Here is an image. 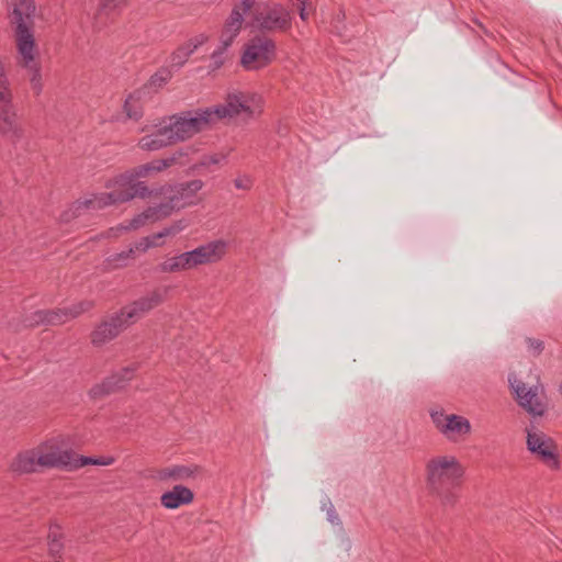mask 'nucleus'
Wrapping results in <instances>:
<instances>
[{
    "label": "nucleus",
    "mask_w": 562,
    "mask_h": 562,
    "mask_svg": "<svg viewBox=\"0 0 562 562\" xmlns=\"http://www.w3.org/2000/svg\"><path fill=\"white\" fill-rule=\"evenodd\" d=\"M262 112L261 98L243 92L228 93L224 104L196 110L183 111L169 117L168 127L176 143L183 142L193 135L216 124L223 119L245 113L255 117Z\"/></svg>",
    "instance_id": "1"
},
{
    "label": "nucleus",
    "mask_w": 562,
    "mask_h": 562,
    "mask_svg": "<svg viewBox=\"0 0 562 562\" xmlns=\"http://www.w3.org/2000/svg\"><path fill=\"white\" fill-rule=\"evenodd\" d=\"M463 474L464 469L456 457H434L426 463L427 488L431 495L441 501L442 505L452 506L457 501L454 491Z\"/></svg>",
    "instance_id": "2"
},
{
    "label": "nucleus",
    "mask_w": 562,
    "mask_h": 562,
    "mask_svg": "<svg viewBox=\"0 0 562 562\" xmlns=\"http://www.w3.org/2000/svg\"><path fill=\"white\" fill-rule=\"evenodd\" d=\"M135 168L127 175L121 177L123 187L111 192L94 194L90 199L77 200L71 207L66 211L61 218L69 221L80 215L82 210H101L105 206L124 203L136 196L145 199L151 194V191L143 181H136L139 177H134Z\"/></svg>",
    "instance_id": "3"
},
{
    "label": "nucleus",
    "mask_w": 562,
    "mask_h": 562,
    "mask_svg": "<svg viewBox=\"0 0 562 562\" xmlns=\"http://www.w3.org/2000/svg\"><path fill=\"white\" fill-rule=\"evenodd\" d=\"M9 16L15 26V40L19 54L25 66L34 59V36L32 33L35 15L34 0H11Z\"/></svg>",
    "instance_id": "4"
},
{
    "label": "nucleus",
    "mask_w": 562,
    "mask_h": 562,
    "mask_svg": "<svg viewBox=\"0 0 562 562\" xmlns=\"http://www.w3.org/2000/svg\"><path fill=\"white\" fill-rule=\"evenodd\" d=\"M226 244L223 240H214L201 245L191 251L171 257L160 265L162 272H179L190 270L201 265L212 263L222 258Z\"/></svg>",
    "instance_id": "5"
},
{
    "label": "nucleus",
    "mask_w": 562,
    "mask_h": 562,
    "mask_svg": "<svg viewBox=\"0 0 562 562\" xmlns=\"http://www.w3.org/2000/svg\"><path fill=\"white\" fill-rule=\"evenodd\" d=\"M93 307L92 301H81L70 307L55 308V310H38L31 315L26 316L22 323H9V326L14 331H20L22 328L35 327L40 325H60L67 319L75 318Z\"/></svg>",
    "instance_id": "6"
},
{
    "label": "nucleus",
    "mask_w": 562,
    "mask_h": 562,
    "mask_svg": "<svg viewBox=\"0 0 562 562\" xmlns=\"http://www.w3.org/2000/svg\"><path fill=\"white\" fill-rule=\"evenodd\" d=\"M68 453H58L50 451L43 453L40 448L31 449L20 452L11 462L10 469L12 472L21 475L29 474L37 471V468H59L60 463H66Z\"/></svg>",
    "instance_id": "7"
},
{
    "label": "nucleus",
    "mask_w": 562,
    "mask_h": 562,
    "mask_svg": "<svg viewBox=\"0 0 562 562\" xmlns=\"http://www.w3.org/2000/svg\"><path fill=\"white\" fill-rule=\"evenodd\" d=\"M508 381L519 406L532 416L541 417L544 415L547 405L540 397V393L543 392L542 385L537 384L528 387L525 382L514 374L508 376Z\"/></svg>",
    "instance_id": "8"
},
{
    "label": "nucleus",
    "mask_w": 562,
    "mask_h": 562,
    "mask_svg": "<svg viewBox=\"0 0 562 562\" xmlns=\"http://www.w3.org/2000/svg\"><path fill=\"white\" fill-rule=\"evenodd\" d=\"M274 58V41L267 36H255L245 45L240 61L245 67L251 64H256L258 67H266Z\"/></svg>",
    "instance_id": "9"
},
{
    "label": "nucleus",
    "mask_w": 562,
    "mask_h": 562,
    "mask_svg": "<svg viewBox=\"0 0 562 562\" xmlns=\"http://www.w3.org/2000/svg\"><path fill=\"white\" fill-rule=\"evenodd\" d=\"M527 449L552 470L560 468L554 440L542 431L527 430Z\"/></svg>",
    "instance_id": "10"
},
{
    "label": "nucleus",
    "mask_w": 562,
    "mask_h": 562,
    "mask_svg": "<svg viewBox=\"0 0 562 562\" xmlns=\"http://www.w3.org/2000/svg\"><path fill=\"white\" fill-rule=\"evenodd\" d=\"M138 364H131L113 372L111 375L102 380L101 383L94 384L89 395L92 400H100L113 393L124 390L133 380Z\"/></svg>",
    "instance_id": "11"
},
{
    "label": "nucleus",
    "mask_w": 562,
    "mask_h": 562,
    "mask_svg": "<svg viewBox=\"0 0 562 562\" xmlns=\"http://www.w3.org/2000/svg\"><path fill=\"white\" fill-rule=\"evenodd\" d=\"M255 22L260 31L285 32L291 27V14L283 5L274 3L257 11Z\"/></svg>",
    "instance_id": "12"
},
{
    "label": "nucleus",
    "mask_w": 562,
    "mask_h": 562,
    "mask_svg": "<svg viewBox=\"0 0 562 562\" xmlns=\"http://www.w3.org/2000/svg\"><path fill=\"white\" fill-rule=\"evenodd\" d=\"M7 72H0V133L2 135L15 136L16 113L12 104V94L8 89Z\"/></svg>",
    "instance_id": "13"
},
{
    "label": "nucleus",
    "mask_w": 562,
    "mask_h": 562,
    "mask_svg": "<svg viewBox=\"0 0 562 562\" xmlns=\"http://www.w3.org/2000/svg\"><path fill=\"white\" fill-rule=\"evenodd\" d=\"M164 301L161 290L156 289L145 296H142L132 303L121 308L122 315L125 316V322L130 325L135 324L146 313L150 312L156 306L160 305Z\"/></svg>",
    "instance_id": "14"
},
{
    "label": "nucleus",
    "mask_w": 562,
    "mask_h": 562,
    "mask_svg": "<svg viewBox=\"0 0 562 562\" xmlns=\"http://www.w3.org/2000/svg\"><path fill=\"white\" fill-rule=\"evenodd\" d=\"M124 318L121 310L105 317L92 331L91 342L94 346H102L117 337L121 331L131 326Z\"/></svg>",
    "instance_id": "15"
},
{
    "label": "nucleus",
    "mask_w": 562,
    "mask_h": 562,
    "mask_svg": "<svg viewBox=\"0 0 562 562\" xmlns=\"http://www.w3.org/2000/svg\"><path fill=\"white\" fill-rule=\"evenodd\" d=\"M193 153L192 147L180 148L172 155L162 159H155L147 164L135 167L134 177H147L151 172H160L173 165H183L182 158L188 157Z\"/></svg>",
    "instance_id": "16"
},
{
    "label": "nucleus",
    "mask_w": 562,
    "mask_h": 562,
    "mask_svg": "<svg viewBox=\"0 0 562 562\" xmlns=\"http://www.w3.org/2000/svg\"><path fill=\"white\" fill-rule=\"evenodd\" d=\"M204 186L202 180L195 179L188 182L170 186L164 194H169L175 199L179 209L183 207L188 200L192 199Z\"/></svg>",
    "instance_id": "17"
},
{
    "label": "nucleus",
    "mask_w": 562,
    "mask_h": 562,
    "mask_svg": "<svg viewBox=\"0 0 562 562\" xmlns=\"http://www.w3.org/2000/svg\"><path fill=\"white\" fill-rule=\"evenodd\" d=\"M172 144H176V142L167 124L156 132L143 136L138 142L139 147L144 150H159Z\"/></svg>",
    "instance_id": "18"
},
{
    "label": "nucleus",
    "mask_w": 562,
    "mask_h": 562,
    "mask_svg": "<svg viewBox=\"0 0 562 562\" xmlns=\"http://www.w3.org/2000/svg\"><path fill=\"white\" fill-rule=\"evenodd\" d=\"M207 41V36L199 34L190 38L184 45L178 47L169 57L168 67H182L188 58L193 54L201 45Z\"/></svg>",
    "instance_id": "19"
},
{
    "label": "nucleus",
    "mask_w": 562,
    "mask_h": 562,
    "mask_svg": "<svg viewBox=\"0 0 562 562\" xmlns=\"http://www.w3.org/2000/svg\"><path fill=\"white\" fill-rule=\"evenodd\" d=\"M194 499L193 492L183 485H175L172 490L160 496V503L165 508L176 509L182 505L190 504Z\"/></svg>",
    "instance_id": "20"
},
{
    "label": "nucleus",
    "mask_w": 562,
    "mask_h": 562,
    "mask_svg": "<svg viewBox=\"0 0 562 562\" xmlns=\"http://www.w3.org/2000/svg\"><path fill=\"white\" fill-rule=\"evenodd\" d=\"M200 471L199 465H172L159 469L156 472V477L160 481H184L194 477Z\"/></svg>",
    "instance_id": "21"
},
{
    "label": "nucleus",
    "mask_w": 562,
    "mask_h": 562,
    "mask_svg": "<svg viewBox=\"0 0 562 562\" xmlns=\"http://www.w3.org/2000/svg\"><path fill=\"white\" fill-rule=\"evenodd\" d=\"M243 22V13L238 8H234L221 34L222 49H226L233 43L241 29Z\"/></svg>",
    "instance_id": "22"
},
{
    "label": "nucleus",
    "mask_w": 562,
    "mask_h": 562,
    "mask_svg": "<svg viewBox=\"0 0 562 562\" xmlns=\"http://www.w3.org/2000/svg\"><path fill=\"white\" fill-rule=\"evenodd\" d=\"M471 432V424L463 416L450 414L448 422L445 424L442 435L449 440H456L458 437Z\"/></svg>",
    "instance_id": "23"
},
{
    "label": "nucleus",
    "mask_w": 562,
    "mask_h": 562,
    "mask_svg": "<svg viewBox=\"0 0 562 562\" xmlns=\"http://www.w3.org/2000/svg\"><path fill=\"white\" fill-rule=\"evenodd\" d=\"M58 453H68L69 459L66 460V463H60L59 468H66L68 470L79 469L85 465L94 464V465H110L113 463V458H92L78 456L71 450L58 451Z\"/></svg>",
    "instance_id": "24"
},
{
    "label": "nucleus",
    "mask_w": 562,
    "mask_h": 562,
    "mask_svg": "<svg viewBox=\"0 0 562 562\" xmlns=\"http://www.w3.org/2000/svg\"><path fill=\"white\" fill-rule=\"evenodd\" d=\"M166 195V201L156 206H149L147 213L149 214L150 222H156L168 217L176 209L179 210V206L175 202L171 195L168 193Z\"/></svg>",
    "instance_id": "25"
},
{
    "label": "nucleus",
    "mask_w": 562,
    "mask_h": 562,
    "mask_svg": "<svg viewBox=\"0 0 562 562\" xmlns=\"http://www.w3.org/2000/svg\"><path fill=\"white\" fill-rule=\"evenodd\" d=\"M184 227H186V225L183 224V222L179 221V222H176L175 224H172L171 226L165 227L162 231H160L149 237H146L145 238V240L147 241L146 248L159 246L160 245L159 239H161L164 237H168V236H175L179 232H181Z\"/></svg>",
    "instance_id": "26"
},
{
    "label": "nucleus",
    "mask_w": 562,
    "mask_h": 562,
    "mask_svg": "<svg viewBox=\"0 0 562 562\" xmlns=\"http://www.w3.org/2000/svg\"><path fill=\"white\" fill-rule=\"evenodd\" d=\"M124 3L125 0H101L95 14L97 23H101L103 16H110L117 9L122 8Z\"/></svg>",
    "instance_id": "27"
},
{
    "label": "nucleus",
    "mask_w": 562,
    "mask_h": 562,
    "mask_svg": "<svg viewBox=\"0 0 562 562\" xmlns=\"http://www.w3.org/2000/svg\"><path fill=\"white\" fill-rule=\"evenodd\" d=\"M124 111L128 119L134 121L139 120L143 116L142 106L139 104V98L135 94H131L124 103Z\"/></svg>",
    "instance_id": "28"
},
{
    "label": "nucleus",
    "mask_w": 562,
    "mask_h": 562,
    "mask_svg": "<svg viewBox=\"0 0 562 562\" xmlns=\"http://www.w3.org/2000/svg\"><path fill=\"white\" fill-rule=\"evenodd\" d=\"M430 417H431V420L435 424L436 428L438 429V431L442 432L443 426L449 419V415L445 414V412L442 409H440V411H431Z\"/></svg>",
    "instance_id": "29"
},
{
    "label": "nucleus",
    "mask_w": 562,
    "mask_h": 562,
    "mask_svg": "<svg viewBox=\"0 0 562 562\" xmlns=\"http://www.w3.org/2000/svg\"><path fill=\"white\" fill-rule=\"evenodd\" d=\"M148 221L150 222L149 214L147 213V210H145L143 213H140V214L136 215L134 218H132L126 228L137 229L140 226L145 225Z\"/></svg>",
    "instance_id": "30"
},
{
    "label": "nucleus",
    "mask_w": 562,
    "mask_h": 562,
    "mask_svg": "<svg viewBox=\"0 0 562 562\" xmlns=\"http://www.w3.org/2000/svg\"><path fill=\"white\" fill-rule=\"evenodd\" d=\"M526 344L533 356H539L544 349V344L540 339L527 337Z\"/></svg>",
    "instance_id": "31"
},
{
    "label": "nucleus",
    "mask_w": 562,
    "mask_h": 562,
    "mask_svg": "<svg viewBox=\"0 0 562 562\" xmlns=\"http://www.w3.org/2000/svg\"><path fill=\"white\" fill-rule=\"evenodd\" d=\"M225 158L224 155H212V156H203L201 158V160L199 161V166L200 168H207L210 167L211 165H216L218 164L221 160H223Z\"/></svg>",
    "instance_id": "32"
},
{
    "label": "nucleus",
    "mask_w": 562,
    "mask_h": 562,
    "mask_svg": "<svg viewBox=\"0 0 562 562\" xmlns=\"http://www.w3.org/2000/svg\"><path fill=\"white\" fill-rule=\"evenodd\" d=\"M63 543L60 540H50L48 542V553L52 558H61Z\"/></svg>",
    "instance_id": "33"
},
{
    "label": "nucleus",
    "mask_w": 562,
    "mask_h": 562,
    "mask_svg": "<svg viewBox=\"0 0 562 562\" xmlns=\"http://www.w3.org/2000/svg\"><path fill=\"white\" fill-rule=\"evenodd\" d=\"M166 76H159L158 72H155L149 80L150 86L161 87L170 79L171 72H165Z\"/></svg>",
    "instance_id": "34"
},
{
    "label": "nucleus",
    "mask_w": 562,
    "mask_h": 562,
    "mask_svg": "<svg viewBox=\"0 0 562 562\" xmlns=\"http://www.w3.org/2000/svg\"><path fill=\"white\" fill-rule=\"evenodd\" d=\"M324 506H326V504ZM326 512H327V519L331 524H334V525L340 524L339 516L336 513V509H335L334 505L330 502H328V504H327Z\"/></svg>",
    "instance_id": "35"
},
{
    "label": "nucleus",
    "mask_w": 562,
    "mask_h": 562,
    "mask_svg": "<svg viewBox=\"0 0 562 562\" xmlns=\"http://www.w3.org/2000/svg\"><path fill=\"white\" fill-rule=\"evenodd\" d=\"M41 80H42L41 72H34L33 77L31 78V83L36 93H40V91L42 89Z\"/></svg>",
    "instance_id": "36"
},
{
    "label": "nucleus",
    "mask_w": 562,
    "mask_h": 562,
    "mask_svg": "<svg viewBox=\"0 0 562 562\" xmlns=\"http://www.w3.org/2000/svg\"><path fill=\"white\" fill-rule=\"evenodd\" d=\"M133 252H134V251H133V249H130L128 251H123V252H121V254L115 255V256L111 259V261H113V262H117V266H123V263H121V261H123V260H125V259L130 258V257H131V255H132Z\"/></svg>",
    "instance_id": "37"
},
{
    "label": "nucleus",
    "mask_w": 562,
    "mask_h": 562,
    "mask_svg": "<svg viewBox=\"0 0 562 562\" xmlns=\"http://www.w3.org/2000/svg\"><path fill=\"white\" fill-rule=\"evenodd\" d=\"M212 61L215 68L223 66V52L214 50L212 53Z\"/></svg>",
    "instance_id": "38"
},
{
    "label": "nucleus",
    "mask_w": 562,
    "mask_h": 562,
    "mask_svg": "<svg viewBox=\"0 0 562 562\" xmlns=\"http://www.w3.org/2000/svg\"><path fill=\"white\" fill-rule=\"evenodd\" d=\"M234 184L237 189L247 190L250 188V181L247 178L246 179L237 178L234 180Z\"/></svg>",
    "instance_id": "39"
},
{
    "label": "nucleus",
    "mask_w": 562,
    "mask_h": 562,
    "mask_svg": "<svg viewBox=\"0 0 562 562\" xmlns=\"http://www.w3.org/2000/svg\"><path fill=\"white\" fill-rule=\"evenodd\" d=\"M60 536L61 535L59 532V527L58 526L50 527V530H49V533H48V542L50 540H59Z\"/></svg>",
    "instance_id": "40"
},
{
    "label": "nucleus",
    "mask_w": 562,
    "mask_h": 562,
    "mask_svg": "<svg viewBox=\"0 0 562 562\" xmlns=\"http://www.w3.org/2000/svg\"><path fill=\"white\" fill-rule=\"evenodd\" d=\"M345 19V14L342 12L338 13L334 20V27L340 34L341 29L339 27V23Z\"/></svg>",
    "instance_id": "41"
},
{
    "label": "nucleus",
    "mask_w": 562,
    "mask_h": 562,
    "mask_svg": "<svg viewBox=\"0 0 562 562\" xmlns=\"http://www.w3.org/2000/svg\"><path fill=\"white\" fill-rule=\"evenodd\" d=\"M244 13H247L254 5L255 0H240Z\"/></svg>",
    "instance_id": "42"
},
{
    "label": "nucleus",
    "mask_w": 562,
    "mask_h": 562,
    "mask_svg": "<svg viewBox=\"0 0 562 562\" xmlns=\"http://www.w3.org/2000/svg\"><path fill=\"white\" fill-rule=\"evenodd\" d=\"M202 168H200L199 166V162L192 165L189 170H188V173L189 175H194V173H198Z\"/></svg>",
    "instance_id": "43"
},
{
    "label": "nucleus",
    "mask_w": 562,
    "mask_h": 562,
    "mask_svg": "<svg viewBox=\"0 0 562 562\" xmlns=\"http://www.w3.org/2000/svg\"><path fill=\"white\" fill-rule=\"evenodd\" d=\"M300 18H301L302 20H305V19H306V12H305L304 8H301V10H300Z\"/></svg>",
    "instance_id": "44"
},
{
    "label": "nucleus",
    "mask_w": 562,
    "mask_h": 562,
    "mask_svg": "<svg viewBox=\"0 0 562 562\" xmlns=\"http://www.w3.org/2000/svg\"><path fill=\"white\" fill-rule=\"evenodd\" d=\"M475 23L482 29L484 30V32L486 33V30L484 29V26L482 25V23H480L479 21H475Z\"/></svg>",
    "instance_id": "45"
},
{
    "label": "nucleus",
    "mask_w": 562,
    "mask_h": 562,
    "mask_svg": "<svg viewBox=\"0 0 562 562\" xmlns=\"http://www.w3.org/2000/svg\"><path fill=\"white\" fill-rule=\"evenodd\" d=\"M53 559H54V561H53V562H61V561H60V558H53Z\"/></svg>",
    "instance_id": "46"
},
{
    "label": "nucleus",
    "mask_w": 562,
    "mask_h": 562,
    "mask_svg": "<svg viewBox=\"0 0 562 562\" xmlns=\"http://www.w3.org/2000/svg\"><path fill=\"white\" fill-rule=\"evenodd\" d=\"M560 391H561V393H562V381H561V385H560Z\"/></svg>",
    "instance_id": "47"
}]
</instances>
